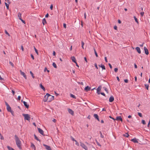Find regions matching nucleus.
I'll return each mask as SVG.
<instances>
[{
  "label": "nucleus",
  "mask_w": 150,
  "mask_h": 150,
  "mask_svg": "<svg viewBox=\"0 0 150 150\" xmlns=\"http://www.w3.org/2000/svg\"><path fill=\"white\" fill-rule=\"evenodd\" d=\"M5 103L6 105V106L7 109L8 111L9 112H10L11 110V107L6 102H5Z\"/></svg>",
  "instance_id": "20e7f679"
},
{
  "label": "nucleus",
  "mask_w": 150,
  "mask_h": 150,
  "mask_svg": "<svg viewBox=\"0 0 150 150\" xmlns=\"http://www.w3.org/2000/svg\"><path fill=\"white\" fill-rule=\"evenodd\" d=\"M81 47H82V49H84V48L83 47V46L84 45V43L83 41H81Z\"/></svg>",
  "instance_id": "bb28decb"
},
{
  "label": "nucleus",
  "mask_w": 150,
  "mask_h": 150,
  "mask_svg": "<svg viewBox=\"0 0 150 150\" xmlns=\"http://www.w3.org/2000/svg\"><path fill=\"white\" fill-rule=\"evenodd\" d=\"M23 103L26 108H29V105L27 104V103L25 101H23Z\"/></svg>",
  "instance_id": "2eb2a0df"
},
{
  "label": "nucleus",
  "mask_w": 150,
  "mask_h": 150,
  "mask_svg": "<svg viewBox=\"0 0 150 150\" xmlns=\"http://www.w3.org/2000/svg\"><path fill=\"white\" fill-rule=\"evenodd\" d=\"M31 147L34 150H36L35 146L33 143H31Z\"/></svg>",
  "instance_id": "6ab92c4d"
},
{
  "label": "nucleus",
  "mask_w": 150,
  "mask_h": 150,
  "mask_svg": "<svg viewBox=\"0 0 150 150\" xmlns=\"http://www.w3.org/2000/svg\"><path fill=\"white\" fill-rule=\"evenodd\" d=\"M5 5L7 8V9H8L9 8V5L8 4H7L6 3H5Z\"/></svg>",
  "instance_id": "72a5a7b5"
},
{
  "label": "nucleus",
  "mask_w": 150,
  "mask_h": 150,
  "mask_svg": "<svg viewBox=\"0 0 150 150\" xmlns=\"http://www.w3.org/2000/svg\"><path fill=\"white\" fill-rule=\"evenodd\" d=\"M103 88L104 89V90H105V91H106V92L108 93V90L107 89V88L105 87H103Z\"/></svg>",
  "instance_id": "7c9ffc66"
},
{
  "label": "nucleus",
  "mask_w": 150,
  "mask_h": 150,
  "mask_svg": "<svg viewBox=\"0 0 150 150\" xmlns=\"http://www.w3.org/2000/svg\"><path fill=\"white\" fill-rule=\"evenodd\" d=\"M144 12H141L140 13V14L142 16H143L144 14Z\"/></svg>",
  "instance_id": "79ce46f5"
},
{
  "label": "nucleus",
  "mask_w": 150,
  "mask_h": 150,
  "mask_svg": "<svg viewBox=\"0 0 150 150\" xmlns=\"http://www.w3.org/2000/svg\"><path fill=\"white\" fill-rule=\"evenodd\" d=\"M23 115L24 117L25 120H29L30 118V117L28 114H23Z\"/></svg>",
  "instance_id": "f03ea898"
},
{
  "label": "nucleus",
  "mask_w": 150,
  "mask_h": 150,
  "mask_svg": "<svg viewBox=\"0 0 150 150\" xmlns=\"http://www.w3.org/2000/svg\"><path fill=\"white\" fill-rule=\"evenodd\" d=\"M138 115L139 116H140L141 117H142V114L140 112H138Z\"/></svg>",
  "instance_id": "4c0bfd02"
},
{
  "label": "nucleus",
  "mask_w": 150,
  "mask_h": 150,
  "mask_svg": "<svg viewBox=\"0 0 150 150\" xmlns=\"http://www.w3.org/2000/svg\"><path fill=\"white\" fill-rule=\"evenodd\" d=\"M125 137H129V135L127 133H126L125 135H124Z\"/></svg>",
  "instance_id": "a19ab883"
},
{
  "label": "nucleus",
  "mask_w": 150,
  "mask_h": 150,
  "mask_svg": "<svg viewBox=\"0 0 150 150\" xmlns=\"http://www.w3.org/2000/svg\"><path fill=\"white\" fill-rule=\"evenodd\" d=\"M31 58H32V59H34V56L33 55V54H31Z\"/></svg>",
  "instance_id": "864d4df0"
},
{
  "label": "nucleus",
  "mask_w": 150,
  "mask_h": 150,
  "mask_svg": "<svg viewBox=\"0 0 150 150\" xmlns=\"http://www.w3.org/2000/svg\"><path fill=\"white\" fill-rule=\"evenodd\" d=\"M136 49L139 54H140L141 53V50L139 47H137L136 48Z\"/></svg>",
  "instance_id": "a211bd4d"
},
{
  "label": "nucleus",
  "mask_w": 150,
  "mask_h": 150,
  "mask_svg": "<svg viewBox=\"0 0 150 150\" xmlns=\"http://www.w3.org/2000/svg\"><path fill=\"white\" fill-rule=\"evenodd\" d=\"M34 50H35V52L37 53V54L38 55V50H37V49L35 48V47L34 46Z\"/></svg>",
  "instance_id": "c85d7f7f"
},
{
  "label": "nucleus",
  "mask_w": 150,
  "mask_h": 150,
  "mask_svg": "<svg viewBox=\"0 0 150 150\" xmlns=\"http://www.w3.org/2000/svg\"><path fill=\"white\" fill-rule=\"evenodd\" d=\"M71 140L73 141H75L76 140H75L74 138L72 137H71Z\"/></svg>",
  "instance_id": "49530a36"
},
{
  "label": "nucleus",
  "mask_w": 150,
  "mask_h": 150,
  "mask_svg": "<svg viewBox=\"0 0 150 150\" xmlns=\"http://www.w3.org/2000/svg\"><path fill=\"white\" fill-rule=\"evenodd\" d=\"M100 94L104 96H105V94L104 93H100Z\"/></svg>",
  "instance_id": "603ef678"
},
{
  "label": "nucleus",
  "mask_w": 150,
  "mask_h": 150,
  "mask_svg": "<svg viewBox=\"0 0 150 150\" xmlns=\"http://www.w3.org/2000/svg\"><path fill=\"white\" fill-rule=\"evenodd\" d=\"M40 86L41 88L43 89L44 91H45V89L44 87L41 84H40Z\"/></svg>",
  "instance_id": "b1692460"
},
{
  "label": "nucleus",
  "mask_w": 150,
  "mask_h": 150,
  "mask_svg": "<svg viewBox=\"0 0 150 150\" xmlns=\"http://www.w3.org/2000/svg\"><path fill=\"white\" fill-rule=\"evenodd\" d=\"M100 137H101V138H103L104 137V136H103L102 134V133H101V132H100Z\"/></svg>",
  "instance_id": "8fccbe9b"
},
{
  "label": "nucleus",
  "mask_w": 150,
  "mask_h": 150,
  "mask_svg": "<svg viewBox=\"0 0 150 150\" xmlns=\"http://www.w3.org/2000/svg\"><path fill=\"white\" fill-rule=\"evenodd\" d=\"M42 23L43 25H45L46 23V21L45 18L43 19L42 20Z\"/></svg>",
  "instance_id": "4be33fe9"
},
{
  "label": "nucleus",
  "mask_w": 150,
  "mask_h": 150,
  "mask_svg": "<svg viewBox=\"0 0 150 150\" xmlns=\"http://www.w3.org/2000/svg\"><path fill=\"white\" fill-rule=\"evenodd\" d=\"M20 72L21 74L24 77V78L26 79H27V77L26 76V75L25 74V73L22 71L21 70H20Z\"/></svg>",
  "instance_id": "6e6552de"
},
{
  "label": "nucleus",
  "mask_w": 150,
  "mask_h": 150,
  "mask_svg": "<svg viewBox=\"0 0 150 150\" xmlns=\"http://www.w3.org/2000/svg\"><path fill=\"white\" fill-rule=\"evenodd\" d=\"M75 142L77 146H79V143L76 140Z\"/></svg>",
  "instance_id": "58836bf2"
},
{
  "label": "nucleus",
  "mask_w": 150,
  "mask_h": 150,
  "mask_svg": "<svg viewBox=\"0 0 150 150\" xmlns=\"http://www.w3.org/2000/svg\"><path fill=\"white\" fill-rule=\"evenodd\" d=\"M80 146L85 150H88L87 147L83 143L80 142Z\"/></svg>",
  "instance_id": "423d86ee"
},
{
  "label": "nucleus",
  "mask_w": 150,
  "mask_h": 150,
  "mask_svg": "<svg viewBox=\"0 0 150 150\" xmlns=\"http://www.w3.org/2000/svg\"><path fill=\"white\" fill-rule=\"evenodd\" d=\"M18 17L19 18V19L20 20V18H21V14L19 12L18 14Z\"/></svg>",
  "instance_id": "5701e85b"
},
{
  "label": "nucleus",
  "mask_w": 150,
  "mask_h": 150,
  "mask_svg": "<svg viewBox=\"0 0 150 150\" xmlns=\"http://www.w3.org/2000/svg\"><path fill=\"white\" fill-rule=\"evenodd\" d=\"M52 65L53 66V67H54L55 68H57V65L56 64L54 63V62H53L52 64Z\"/></svg>",
  "instance_id": "c756f323"
},
{
  "label": "nucleus",
  "mask_w": 150,
  "mask_h": 150,
  "mask_svg": "<svg viewBox=\"0 0 150 150\" xmlns=\"http://www.w3.org/2000/svg\"><path fill=\"white\" fill-rule=\"evenodd\" d=\"M30 74H31V75L32 77L33 78H35V76H34V74H33V73L31 71H30Z\"/></svg>",
  "instance_id": "2f4dec72"
},
{
  "label": "nucleus",
  "mask_w": 150,
  "mask_h": 150,
  "mask_svg": "<svg viewBox=\"0 0 150 150\" xmlns=\"http://www.w3.org/2000/svg\"><path fill=\"white\" fill-rule=\"evenodd\" d=\"M39 132L41 134L44 135V132L40 128H38Z\"/></svg>",
  "instance_id": "9d476101"
},
{
  "label": "nucleus",
  "mask_w": 150,
  "mask_h": 150,
  "mask_svg": "<svg viewBox=\"0 0 150 150\" xmlns=\"http://www.w3.org/2000/svg\"><path fill=\"white\" fill-rule=\"evenodd\" d=\"M64 27L66 28V25L65 23H64L63 24Z\"/></svg>",
  "instance_id": "4d7b16f0"
},
{
  "label": "nucleus",
  "mask_w": 150,
  "mask_h": 150,
  "mask_svg": "<svg viewBox=\"0 0 150 150\" xmlns=\"http://www.w3.org/2000/svg\"><path fill=\"white\" fill-rule=\"evenodd\" d=\"M105 62H108V61H107V57H105Z\"/></svg>",
  "instance_id": "bf43d9fd"
},
{
  "label": "nucleus",
  "mask_w": 150,
  "mask_h": 150,
  "mask_svg": "<svg viewBox=\"0 0 150 150\" xmlns=\"http://www.w3.org/2000/svg\"><path fill=\"white\" fill-rule=\"evenodd\" d=\"M5 33L8 36H10V35L7 32V31L6 30H5Z\"/></svg>",
  "instance_id": "ea45409f"
},
{
  "label": "nucleus",
  "mask_w": 150,
  "mask_h": 150,
  "mask_svg": "<svg viewBox=\"0 0 150 150\" xmlns=\"http://www.w3.org/2000/svg\"><path fill=\"white\" fill-rule=\"evenodd\" d=\"M134 67L136 69L137 68V66L136 65V64H134Z\"/></svg>",
  "instance_id": "774afa93"
},
{
  "label": "nucleus",
  "mask_w": 150,
  "mask_h": 150,
  "mask_svg": "<svg viewBox=\"0 0 150 150\" xmlns=\"http://www.w3.org/2000/svg\"><path fill=\"white\" fill-rule=\"evenodd\" d=\"M102 87L101 86H99L97 89V93L98 94H100V92L101 91Z\"/></svg>",
  "instance_id": "0eeeda50"
},
{
  "label": "nucleus",
  "mask_w": 150,
  "mask_h": 150,
  "mask_svg": "<svg viewBox=\"0 0 150 150\" xmlns=\"http://www.w3.org/2000/svg\"><path fill=\"white\" fill-rule=\"evenodd\" d=\"M93 115H94V117L98 121H99V117H98V115H97V114H94Z\"/></svg>",
  "instance_id": "aec40b11"
},
{
  "label": "nucleus",
  "mask_w": 150,
  "mask_h": 150,
  "mask_svg": "<svg viewBox=\"0 0 150 150\" xmlns=\"http://www.w3.org/2000/svg\"><path fill=\"white\" fill-rule=\"evenodd\" d=\"M96 144H97L99 146H101V145H100V144L98 143V142H96Z\"/></svg>",
  "instance_id": "6e6d98bb"
},
{
  "label": "nucleus",
  "mask_w": 150,
  "mask_h": 150,
  "mask_svg": "<svg viewBox=\"0 0 150 150\" xmlns=\"http://www.w3.org/2000/svg\"><path fill=\"white\" fill-rule=\"evenodd\" d=\"M131 141L132 142H133L134 143H138V139H136V138H134V139H132L131 140Z\"/></svg>",
  "instance_id": "4468645a"
},
{
  "label": "nucleus",
  "mask_w": 150,
  "mask_h": 150,
  "mask_svg": "<svg viewBox=\"0 0 150 150\" xmlns=\"http://www.w3.org/2000/svg\"><path fill=\"white\" fill-rule=\"evenodd\" d=\"M78 83L79 84H81V85H83V82H78Z\"/></svg>",
  "instance_id": "052dcab7"
},
{
  "label": "nucleus",
  "mask_w": 150,
  "mask_h": 150,
  "mask_svg": "<svg viewBox=\"0 0 150 150\" xmlns=\"http://www.w3.org/2000/svg\"><path fill=\"white\" fill-rule=\"evenodd\" d=\"M49 94L48 93H47L46 94L44 98L43 99V101L44 102H46L47 101L48 102V99L49 98Z\"/></svg>",
  "instance_id": "7ed1b4c3"
},
{
  "label": "nucleus",
  "mask_w": 150,
  "mask_h": 150,
  "mask_svg": "<svg viewBox=\"0 0 150 150\" xmlns=\"http://www.w3.org/2000/svg\"><path fill=\"white\" fill-rule=\"evenodd\" d=\"M9 63L13 67H14V65L11 62H9Z\"/></svg>",
  "instance_id": "c9c22d12"
},
{
  "label": "nucleus",
  "mask_w": 150,
  "mask_h": 150,
  "mask_svg": "<svg viewBox=\"0 0 150 150\" xmlns=\"http://www.w3.org/2000/svg\"><path fill=\"white\" fill-rule=\"evenodd\" d=\"M142 123L143 124V125H145L146 124V122H145V121L144 120H142Z\"/></svg>",
  "instance_id": "37998d69"
},
{
  "label": "nucleus",
  "mask_w": 150,
  "mask_h": 150,
  "mask_svg": "<svg viewBox=\"0 0 150 150\" xmlns=\"http://www.w3.org/2000/svg\"><path fill=\"white\" fill-rule=\"evenodd\" d=\"M94 65H95V67L97 69H98V67L97 64L96 63H95Z\"/></svg>",
  "instance_id": "13d9d810"
},
{
  "label": "nucleus",
  "mask_w": 150,
  "mask_h": 150,
  "mask_svg": "<svg viewBox=\"0 0 150 150\" xmlns=\"http://www.w3.org/2000/svg\"><path fill=\"white\" fill-rule=\"evenodd\" d=\"M90 89L91 88L89 87L88 86H87L85 88L84 90L86 91H89Z\"/></svg>",
  "instance_id": "dca6fc26"
},
{
  "label": "nucleus",
  "mask_w": 150,
  "mask_h": 150,
  "mask_svg": "<svg viewBox=\"0 0 150 150\" xmlns=\"http://www.w3.org/2000/svg\"><path fill=\"white\" fill-rule=\"evenodd\" d=\"M43 145L45 147L46 149L47 150H51L50 147L45 144H43Z\"/></svg>",
  "instance_id": "1a4fd4ad"
},
{
  "label": "nucleus",
  "mask_w": 150,
  "mask_h": 150,
  "mask_svg": "<svg viewBox=\"0 0 150 150\" xmlns=\"http://www.w3.org/2000/svg\"><path fill=\"white\" fill-rule=\"evenodd\" d=\"M34 137H35V139H36V140H39L38 138L35 135H34Z\"/></svg>",
  "instance_id": "de8ad7c7"
},
{
  "label": "nucleus",
  "mask_w": 150,
  "mask_h": 150,
  "mask_svg": "<svg viewBox=\"0 0 150 150\" xmlns=\"http://www.w3.org/2000/svg\"><path fill=\"white\" fill-rule=\"evenodd\" d=\"M71 59L72 61L75 63H76V59L75 57H71Z\"/></svg>",
  "instance_id": "412c9836"
},
{
  "label": "nucleus",
  "mask_w": 150,
  "mask_h": 150,
  "mask_svg": "<svg viewBox=\"0 0 150 150\" xmlns=\"http://www.w3.org/2000/svg\"><path fill=\"white\" fill-rule=\"evenodd\" d=\"M114 28L115 30H117V26H114Z\"/></svg>",
  "instance_id": "69168bd1"
},
{
  "label": "nucleus",
  "mask_w": 150,
  "mask_h": 150,
  "mask_svg": "<svg viewBox=\"0 0 150 150\" xmlns=\"http://www.w3.org/2000/svg\"><path fill=\"white\" fill-rule=\"evenodd\" d=\"M49 16V14L48 13L45 16L46 18H47Z\"/></svg>",
  "instance_id": "338daca9"
},
{
  "label": "nucleus",
  "mask_w": 150,
  "mask_h": 150,
  "mask_svg": "<svg viewBox=\"0 0 150 150\" xmlns=\"http://www.w3.org/2000/svg\"><path fill=\"white\" fill-rule=\"evenodd\" d=\"M20 20L24 24H25V22L22 19V18H20Z\"/></svg>",
  "instance_id": "a18cd8bd"
},
{
  "label": "nucleus",
  "mask_w": 150,
  "mask_h": 150,
  "mask_svg": "<svg viewBox=\"0 0 150 150\" xmlns=\"http://www.w3.org/2000/svg\"><path fill=\"white\" fill-rule=\"evenodd\" d=\"M145 87H146V88L147 90H148L149 86V85L147 84H145Z\"/></svg>",
  "instance_id": "f704fd0d"
},
{
  "label": "nucleus",
  "mask_w": 150,
  "mask_h": 150,
  "mask_svg": "<svg viewBox=\"0 0 150 150\" xmlns=\"http://www.w3.org/2000/svg\"><path fill=\"white\" fill-rule=\"evenodd\" d=\"M118 69L117 68H115V69H114V71H115V72H117V71H118Z\"/></svg>",
  "instance_id": "c03bdc74"
},
{
  "label": "nucleus",
  "mask_w": 150,
  "mask_h": 150,
  "mask_svg": "<svg viewBox=\"0 0 150 150\" xmlns=\"http://www.w3.org/2000/svg\"><path fill=\"white\" fill-rule=\"evenodd\" d=\"M134 19L135 21L138 24L139 23V22H138V20H137V18L135 16H134Z\"/></svg>",
  "instance_id": "cd10ccee"
},
{
  "label": "nucleus",
  "mask_w": 150,
  "mask_h": 150,
  "mask_svg": "<svg viewBox=\"0 0 150 150\" xmlns=\"http://www.w3.org/2000/svg\"><path fill=\"white\" fill-rule=\"evenodd\" d=\"M21 97L20 96H18V100H21Z\"/></svg>",
  "instance_id": "5fc2aeb1"
},
{
  "label": "nucleus",
  "mask_w": 150,
  "mask_h": 150,
  "mask_svg": "<svg viewBox=\"0 0 150 150\" xmlns=\"http://www.w3.org/2000/svg\"><path fill=\"white\" fill-rule=\"evenodd\" d=\"M115 120H120L121 122H122V117L120 116H117L116 117V119Z\"/></svg>",
  "instance_id": "f8f14e48"
},
{
  "label": "nucleus",
  "mask_w": 150,
  "mask_h": 150,
  "mask_svg": "<svg viewBox=\"0 0 150 150\" xmlns=\"http://www.w3.org/2000/svg\"><path fill=\"white\" fill-rule=\"evenodd\" d=\"M68 112L70 114H71L73 115L74 114V111L71 109H68Z\"/></svg>",
  "instance_id": "9b49d317"
},
{
  "label": "nucleus",
  "mask_w": 150,
  "mask_h": 150,
  "mask_svg": "<svg viewBox=\"0 0 150 150\" xmlns=\"http://www.w3.org/2000/svg\"><path fill=\"white\" fill-rule=\"evenodd\" d=\"M114 100V98L113 96H111L109 98V102H112Z\"/></svg>",
  "instance_id": "ddd939ff"
},
{
  "label": "nucleus",
  "mask_w": 150,
  "mask_h": 150,
  "mask_svg": "<svg viewBox=\"0 0 150 150\" xmlns=\"http://www.w3.org/2000/svg\"><path fill=\"white\" fill-rule=\"evenodd\" d=\"M15 139L16 142V144L18 147L20 149H22L21 148V141L20 140L19 138L16 135H15Z\"/></svg>",
  "instance_id": "f257e3e1"
},
{
  "label": "nucleus",
  "mask_w": 150,
  "mask_h": 150,
  "mask_svg": "<svg viewBox=\"0 0 150 150\" xmlns=\"http://www.w3.org/2000/svg\"><path fill=\"white\" fill-rule=\"evenodd\" d=\"M144 50L145 54L148 55L149 54V52L147 48L145 47H144Z\"/></svg>",
  "instance_id": "f3484780"
},
{
  "label": "nucleus",
  "mask_w": 150,
  "mask_h": 150,
  "mask_svg": "<svg viewBox=\"0 0 150 150\" xmlns=\"http://www.w3.org/2000/svg\"><path fill=\"white\" fill-rule=\"evenodd\" d=\"M21 50H22V51H24V48H23V46H21Z\"/></svg>",
  "instance_id": "0e129e2a"
},
{
  "label": "nucleus",
  "mask_w": 150,
  "mask_h": 150,
  "mask_svg": "<svg viewBox=\"0 0 150 150\" xmlns=\"http://www.w3.org/2000/svg\"><path fill=\"white\" fill-rule=\"evenodd\" d=\"M99 66H100V65H99ZM100 67L102 68L103 69H104V70L105 69V66L104 65L101 64V65L100 66Z\"/></svg>",
  "instance_id": "a878e982"
},
{
  "label": "nucleus",
  "mask_w": 150,
  "mask_h": 150,
  "mask_svg": "<svg viewBox=\"0 0 150 150\" xmlns=\"http://www.w3.org/2000/svg\"><path fill=\"white\" fill-rule=\"evenodd\" d=\"M11 113V114L13 115V111H12V110H11V111L10 112Z\"/></svg>",
  "instance_id": "680f3d73"
},
{
  "label": "nucleus",
  "mask_w": 150,
  "mask_h": 150,
  "mask_svg": "<svg viewBox=\"0 0 150 150\" xmlns=\"http://www.w3.org/2000/svg\"><path fill=\"white\" fill-rule=\"evenodd\" d=\"M54 97L49 94L48 99V102H50L52 100L54 99Z\"/></svg>",
  "instance_id": "39448f33"
},
{
  "label": "nucleus",
  "mask_w": 150,
  "mask_h": 150,
  "mask_svg": "<svg viewBox=\"0 0 150 150\" xmlns=\"http://www.w3.org/2000/svg\"><path fill=\"white\" fill-rule=\"evenodd\" d=\"M94 51L95 54L96 56V57H98V55L97 53V52H96V50H95L94 49Z\"/></svg>",
  "instance_id": "e433bc0d"
},
{
  "label": "nucleus",
  "mask_w": 150,
  "mask_h": 150,
  "mask_svg": "<svg viewBox=\"0 0 150 150\" xmlns=\"http://www.w3.org/2000/svg\"><path fill=\"white\" fill-rule=\"evenodd\" d=\"M50 8L51 9V10H52V9H53V5H51L50 7Z\"/></svg>",
  "instance_id": "e2e57ef3"
},
{
  "label": "nucleus",
  "mask_w": 150,
  "mask_h": 150,
  "mask_svg": "<svg viewBox=\"0 0 150 150\" xmlns=\"http://www.w3.org/2000/svg\"><path fill=\"white\" fill-rule=\"evenodd\" d=\"M108 65H109V66L110 68L111 69H112V66L111 65L110 63H109Z\"/></svg>",
  "instance_id": "3c124183"
},
{
  "label": "nucleus",
  "mask_w": 150,
  "mask_h": 150,
  "mask_svg": "<svg viewBox=\"0 0 150 150\" xmlns=\"http://www.w3.org/2000/svg\"><path fill=\"white\" fill-rule=\"evenodd\" d=\"M124 81L126 83H127L128 82V81L127 79H125Z\"/></svg>",
  "instance_id": "09e8293b"
},
{
  "label": "nucleus",
  "mask_w": 150,
  "mask_h": 150,
  "mask_svg": "<svg viewBox=\"0 0 150 150\" xmlns=\"http://www.w3.org/2000/svg\"><path fill=\"white\" fill-rule=\"evenodd\" d=\"M7 148H8V149L9 150H15L14 149H13V148H12V147H10L9 146H7Z\"/></svg>",
  "instance_id": "393cba45"
},
{
  "label": "nucleus",
  "mask_w": 150,
  "mask_h": 150,
  "mask_svg": "<svg viewBox=\"0 0 150 150\" xmlns=\"http://www.w3.org/2000/svg\"><path fill=\"white\" fill-rule=\"evenodd\" d=\"M70 96L71 97L73 98H76V96L72 94H70Z\"/></svg>",
  "instance_id": "473e14b6"
}]
</instances>
